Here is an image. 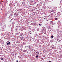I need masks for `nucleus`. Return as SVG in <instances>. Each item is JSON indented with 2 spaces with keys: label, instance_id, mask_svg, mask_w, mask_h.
<instances>
[{
  "label": "nucleus",
  "instance_id": "obj_1",
  "mask_svg": "<svg viewBox=\"0 0 62 62\" xmlns=\"http://www.w3.org/2000/svg\"><path fill=\"white\" fill-rule=\"evenodd\" d=\"M30 3V5H35V2H33V1H31Z\"/></svg>",
  "mask_w": 62,
  "mask_h": 62
},
{
  "label": "nucleus",
  "instance_id": "obj_2",
  "mask_svg": "<svg viewBox=\"0 0 62 62\" xmlns=\"http://www.w3.org/2000/svg\"><path fill=\"white\" fill-rule=\"evenodd\" d=\"M26 28L25 27H24L21 28V29H20V30L21 31H22L24 30H26Z\"/></svg>",
  "mask_w": 62,
  "mask_h": 62
},
{
  "label": "nucleus",
  "instance_id": "obj_3",
  "mask_svg": "<svg viewBox=\"0 0 62 62\" xmlns=\"http://www.w3.org/2000/svg\"><path fill=\"white\" fill-rule=\"evenodd\" d=\"M42 30H43V32L44 33H46V31L45 30H44V29L42 28Z\"/></svg>",
  "mask_w": 62,
  "mask_h": 62
},
{
  "label": "nucleus",
  "instance_id": "obj_4",
  "mask_svg": "<svg viewBox=\"0 0 62 62\" xmlns=\"http://www.w3.org/2000/svg\"><path fill=\"white\" fill-rule=\"evenodd\" d=\"M23 51L24 53H26V52H27V50H26L24 49V50H23Z\"/></svg>",
  "mask_w": 62,
  "mask_h": 62
},
{
  "label": "nucleus",
  "instance_id": "obj_5",
  "mask_svg": "<svg viewBox=\"0 0 62 62\" xmlns=\"http://www.w3.org/2000/svg\"><path fill=\"white\" fill-rule=\"evenodd\" d=\"M38 24V23H34V25H36H36H37Z\"/></svg>",
  "mask_w": 62,
  "mask_h": 62
},
{
  "label": "nucleus",
  "instance_id": "obj_6",
  "mask_svg": "<svg viewBox=\"0 0 62 62\" xmlns=\"http://www.w3.org/2000/svg\"><path fill=\"white\" fill-rule=\"evenodd\" d=\"M23 35V33H22L21 32L20 34V35L21 36H22Z\"/></svg>",
  "mask_w": 62,
  "mask_h": 62
},
{
  "label": "nucleus",
  "instance_id": "obj_7",
  "mask_svg": "<svg viewBox=\"0 0 62 62\" xmlns=\"http://www.w3.org/2000/svg\"><path fill=\"white\" fill-rule=\"evenodd\" d=\"M36 55H38V54H39V52H36Z\"/></svg>",
  "mask_w": 62,
  "mask_h": 62
},
{
  "label": "nucleus",
  "instance_id": "obj_8",
  "mask_svg": "<svg viewBox=\"0 0 62 62\" xmlns=\"http://www.w3.org/2000/svg\"><path fill=\"white\" fill-rule=\"evenodd\" d=\"M44 18L45 19H47V18H47V17L46 16H45L44 17Z\"/></svg>",
  "mask_w": 62,
  "mask_h": 62
},
{
  "label": "nucleus",
  "instance_id": "obj_9",
  "mask_svg": "<svg viewBox=\"0 0 62 62\" xmlns=\"http://www.w3.org/2000/svg\"><path fill=\"white\" fill-rule=\"evenodd\" d=\"M50 23L51 24H53V23L52 21L50 22Z\"/></svg>",
  "mask_w": 62,
  "mask_h": 62
},
{
  "label": "nucleus",
  "instance_id": "obj_10",
  "mask_svg": "<svg viewBox=\"0 0 62 62\" xmlns=\"http://www.w3.org/2000/svg\"><path fill=\"white\" fill-rule=\"evenodd\" d=\"M43 8H44L45 9H46V6H44V7H43Z\"/></svg>",
  "mask_w": 62,
  "mask_h": 62
},
{
  "label": "nucleus",
  "instance_id": "obj_11",
  "mask_svg": "<svg viewBox=\"0 0 62 62\" xmlns=\"http://www.w3.org/2000/svg\"><path fill=\"white\" fill-rule=\"evenodd\" d=\"M10 44V42H9L8 43H7V45H9Z\"/></svg>",
  "mask_w": 62,
  "mask_h": 62
},
{
  "label": "nucleus",
  "instance_id": "obj_12",
  "mask_svg": "<svg viewBox=\"0 0 62 62\" xmlns=\"http://www.w3.org/2000/svg\"><path fill=\"white\" fill-rule=\"evenodd\" d=\"M52 49H54V47H52Z\"/></svg>",
  "mask_w": 62,
  "mask_h": 62
},
{
  "label": "nucleus",
  "instance_id": "obj_13",
  "mask_svg": "<svg viewBox=\"0 0 62 62\" xmlns=\"http://www.w3.org/2000/svg\"><path fill=\"white\" fill-rule=\"evenodd\" d=\"M0 60H3V58H0Z\"/></svg>",
  "mask_w": 62,
  "mask_h": 62
},
{
  "label": "nucleus",
  "instance_id": "obj_14",
  "mask_svg": "<svg viewBox=\"0 0 62 62\" xmlns=\"http://www.w3.org/2000/svg\"><path fill=\"white\" fill-rule=\"evenodd\" d=\"M41 59L42 60H43L44 61V59H43V58H41Z\"/></svg>",
  "mask_w": 62,
  "mask_h": 62
},
{
  "label": "nucleus",
  "instance_id": "obj_15",
  "mask_svg": "<svg viewBox=\"0 0 62 62\" xmlns=\"http://www.w3.org/2000/svg\"><path fill=\"white\" fill-rule=\"evenodd\" d=\"M59 12L57 14H58V15H60V13L59 14Z\"/></svg>",
  "mask_w": 62,
  "mask_h": 62
},
{
  "label": "nucleus",
  "instance_id": "obj_16",
  "mask_svg": "<svg viewBox=\"0 0 62 62\" xmlns=\"http://www.w3.org/2000/svg\"><path fill=\"white\" fill-rule=\"evenodd\" d=\"M55 20L56 21V20H57V18H55Z\"/></svg>",
  "mask_w": 62,
  "mask_h": 62
},
{
  "label": "nucleus",
  "instance_id": "obj_17",
  "mask_svg": "<svg viewBox=\"0 0 62 62\" xmlns=\"http://www.w3.org/2000/svg\"><path fill=\"white\" fill-rule=\"evenodd\" d=\"M29 49H30V50H32V49H31L30 48V47H29Z\"/></svg>",
  "mask_w": 62,
  "mask_h": 62
},
{
  "label": "nucleus",
  "instance_id": "obj_18",
  "mask_svg": "<svg viewBox=\"0 0 62 62\" xmlns=\"http://www.w3.org/2000/svg\"><path fill=\"white\" fill-rule=\"evenodd\" d=\"M51 38H54V36L52 35V36H51Z\"/></svg>",
  "mask_w": 62,
  "mask_h": 62
},
{
  "label": "nucleus",
  "instance_id": "obj_19",
  "mask_svg": "<svg viewBox=\"0 0 62 62\" xmlns=\"http://www.w3.org/2000/svg\"><path fill=\"white\" fill-rule=\"evenodd\" d=\"M58 31H59L58 30H57V32H59Z\"/></svg>",
  "mask_w": 62,
  "mask_h": 62
},
{
  "label": "nucleus",
  "instance_id": "obj_20",
  "mask_svg": "<svg viewBox=\"0 0 62 62\" xmlns=\"http://www.w3.org/2000/svg\"><path fill=\"white\" fill-rule=\"evenodd\" d=\"M51 12H54L53 11H51Z\"/></svg>",
  "mask_w": 62,
  "mask_h": 62
},
{
  "label": "nucleus",
  "instance_id": "obj_21",
  "mask_svg": "<svg viewBox=\"0 0 62 62\" xmlns=\"http://www.w3.org/2000/svg\"><path fill=\"white\" fill-rule=\"evenodd\" d=\"M36 57L37 58L38 57V55H37V56H36Z\"/></svg>",
  "mask_w": 62,
  "mask_h": 62
},
{
  "label": "nucleus",
  "instance_id": "obj_22",
  "mask_svg": "<svg viewBox=\"0 0 62 62\" xmlns=\"http://www.w3.org/2000/svg\"><path fill=\"white\" fill-rule=\"evenodd\" d=\"M49 62H52V61H49Z\"/></svg>",
  "mask_w": 62,
  "mask_h": 62
},
{
  "label": "nucleus",
  "instance_id": "obj_23",
  "mask_svg": "<svg viewBox=\"0 0 62 62\" xmlns=\"http://www.w3.org/2000/svg\"><path fill=\"white\" fill-rule=\"evenodd\" d=\"M16 62H19V61H16Z\"/></svg>",
  "mask_w": 62,
  "mask_h": 62
},
{
  "label": "nucleus",
  "instance_id": "obj_24",
  "mask_svg": "<svg viewBox=\"0 0 62 62\" xmlns=\"http://www.w3.org/2000/svg\"><path fill=\"white\" fill-rule=\"evenodd\" d=\"M39 25H40H40H41V24H39Z\"/></svg>",
  "mask_w": 62,
  "mask_h": 62
},
{
  "label": "nucleus",
  "instance_id": "obj_25",
  "mask_svg": "<svg viewBox=\"0 0 62 62\" xmlns=\"http://www.w3.org/2000/svg\"><path fill=\"white\" fill-rule=\"evenodd\" d=\"M47 8H49V7L48 6H47Z\"/></svg>",
  "mask_w": 62,
  "mask_h": 62
},
{
  "label": "nucleus",
  "instance_id": "obj_26",
  "mask_svg": "<svg viewBox=\"0 0 62 62\" xmlns=\"http://www.w3.org/2000/svg\"><path fill=\"white\" fill-rule=\"evenodd\" d=\"M33 30H35V29H33Z\"/></svg>",
  "mask_w": 62,
  "mask_h": 62
},
{
  "label": "nucleus",
  "instance_id": "obj_27",
  "mask_svg": "<svg viewBox=\"0 0 62 62\" xmlns=\"http://www.w3.org/2000/svg\"><path fill=\"white\" fill-rule=\"evenodd\" d=\"M20 33V32H19V33Z\"/></svg>",
  "mask_w": 62,
  "mask_h": 62
},
{
  "label": "nucleus",
  "instance_id": "obj_28",
  "mask_svg": "<svg viewBox=\"0 0 62 62\" xmlns=\"http://www.w3.org/2000/svg\"><path fill=\"white\" fill-rule=\"evenodd\" d=\"M44 34H45V33H44Z\"/></svg>",
  "mask_w": 62,
  "mask_h": 62
}]
</instances>
